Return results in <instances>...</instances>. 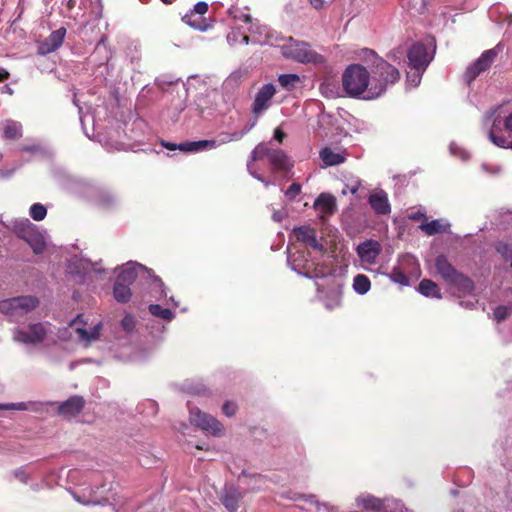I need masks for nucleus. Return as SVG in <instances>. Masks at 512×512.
Listing matches in <instances>:
<instances>
[{
	"instance_id": "473e14b6",
	"label": "nucleus",
	"mask_w": 512,
	"mask_h": 512,
	"mask_svg": "<svg viewBox=\"0 0 512 512\" xmlns=\"http://www.w3.org/2000/svg\"><path fill=\"white\" fill-rule=\"evenodd\" d=\"M113 296L117 302L126 303L130 300L132 292L129 285L116 280L113 287Z\"/></svg>"
},
{
	"instance_id": "603ef678",
	"label": "nucleus",
	"mask_w": 512,
	"mask_h": 512,
	"mask_svg": "<svg viewBox=\"0 0 512 512\" xmlns=\"http://www.w3.org/2000/svg\"><path fill=\"white\" fill-rule=\"evenodd\" d=\"M302 187L299 183H292L284 194L289 201H294L296 197L301 193Z\"/></svg>"
},
{
	"instance_id": "c85d7f7f",
	"label": "nucleus",
	"mask_w": 512,
	"mask_h": 512,
	"mask_svg": "<svg viewBox=\"0 0 512 512\" xmlns=\"http://www.w3.org/2000/svg\"><path fill=\"white\" fill-rule=\"evenodd\" d=\"M454 289H456L460 294L468 295L472 293L474 289L473 282L463 274L459 273L457 277H455L450 283Z\"/></svg>"
},
{
	"instance_id": "f257e3e1",
	"label": "nucleus",
	"mask_w": 512,
	"mask_h": 512,
	"mask_svg": "<svg viewBox=\"0 0 512 512\" xmlns=\"http://www.w3.org/2000/svg\"><path fill=\"white\" fill-rule=\"evenodd\" d=\"M362 57L372 64V78L368 90V100L380 97L389 86L400 79L399 70L383 58L376 55L373 50L364 49Z\"/></svg>"
},
{
	"instance_id": "69168bd1",
	"label": "nucleus",
	"mask_w": 512,
	"mask_h": 512,
	"mask_svg": "<svg viewBox=\"0 0 512 512\" xmlns=\"http://www.w3.org/2000/svg\"><path fill=\"white\" fill-rule=\"evenodd\" d=\"M394 509L392 512H409V510L398 500L393 501Z\"/></svg>"
},
{
	"instance_id": "864d4df0",
	"label": "nucleus",
	"mask_w": 512,
	"mask_h": 512,
	"mask_svg": "<svg viewBox=\"0 0 512 512\" xmlns=\"http://www.w3.org/2000/svg\"><path fill=\"white\" fill-rule=\"evenodd\" d=\"M253 162L254 161H251V159H249L247 162V169H248L249 174L253 178H255L258 181H260L261 183H263L265 187H269L270 185L274 184L271 180L265 179L262 175L258 174L256 171L253 170V167H252Z\"/></svg>"
},
{
	"instance_id": "c756f323",
	"label": "nucleus",
	"mask_w": 512,
	"mask_h": 512,
	"mask_svg": "<svg viewBox=\"0 0 512 512\" xmlns=\"http://www.w3.org/2000/svg\"><path fill=\"white\" fill-rule=\"evenodd\" d=\"M100 328L101 324L98 323L91 327L89 330L77 326L75 327V331L81 342H84L85 344H90L92 341L96 340L99 337Z\"/></svg>"
},
{
	"instance_id": "2f4dec72",
	"label": "nucleus",
	"mask_w": 512,
	"mask_h": 512,
	"mask_svg": "<svg viewBox=\"0 0 512 512\" xmlns=\"http://www.w3.org/2000/svg\"><path fill=\"white\" fill-rule=\"evenodd\" d=\"M418 291L425 297L440 298L438 285L430 279H423L419 283Z\"/></svg>"
},
{
	"instance_id": "6e6d98bb",
	"label": "nucleus",
	"mask_w": 512,
	"mask_h": 512,
	"mask_svg": "<svg viewBox=\"0 0 512 512\" xmlns=\"http://www.w3.org/2000/svg\"><path fill=\"white\" fill-rule=\"evenodd\" d=\"M423 72L424 71L415 70V72L407 73L408 84L412 85L413 87H417L421 82Z\"/></svg>"
},
{
	"instance_id": "09e8293b",
	"label": "nucleus",
	"mask_w": 512,
	"mask_h": 512,
	"mask_svg": "<svg viewBox=\"0 0 512 512\" xmlns=\"http://www.w3.org/2000/svg\"><path fill=\"white\" fill-rule=\"evenodd\" d=\"M35 403L33 402H17V403H8L3 405V410H18V411H26L33 410Z\"/></svg>"
},
{
	"instance_id": "20e7f679",
	"label": "nucleus",
	"mask_w": 512,
	"mask_h": 512,
	"mask_svg": "<svg viewBox=\"0 0 512 512\" xmlns=\"http://www.w3.org/2000/svg\"><path fill=\"white\" fill-rule=\"evenodd\" d=\"M39 305V299L33 295H22L0 301V313L12 322H18Z\"/></svg>"
},
{
	"instance_id": "dca6fc26",
	"label": "nucleus",
	"mask_w": 512,
	"mask_h": 512,
	"mask_svg": "<svg viewBox=\"0 0 512 512\" xmlns=\"http://www.w3.org/2000/svg\"><path fill=\"white\" fill-rule=\"evenodd\" d=\"M317 211L322 225H326L329 216L337 211L336 198L329 193H321L313 204Z\"/></svg>"
},
{
	"instance_id": "8fccbe9b",
	"label": "nucleus",
	"mask_w": 512,
	"mask_h": 512,
	"mask_svg": "<svg viewBox=\"0 0 512 512\" xmlns=\"http://www.w3.org/2000/svg\"><path fill=\"white\" fill-rule=\"evenodd\" d=\"M449 151H450L451 155H453L455 157H459L463 161L468 160L470 157L469 153L463 147L459 146L455 142L450 143Z\"/></svg>"
},
{
	"instance_id": "9d476101",
	"label": "nucleus",
	"mask_w": 512,
	"mask_h": 512,
	"mask_svg": "<svg viewBox=\"0 0 512 512\" xmlns=\"http://www.w3.org/2000/svg\"><path fill=\"white\" fill-rule=\"evenodd\" d=\"M189 420L192 425L201 429L206 434L214 437H221L224 435L223 425L215 417L201 411L197 407L189 409Z\"/></svg>"
},
{
	"instance_id": "f704fd0d",
	"label": "nucleus",
	"mask_w": 512,
	"mask_h": 512,
	"mask_svg": "<svg viewBox=\"0 0 512 512\" xmlns=\"http://www.w3.org/2000/svg\"><path fill=\"white\" fill-rule=\"evenodd\" d=\"M495 250L512 267V239H501L496 242Z\"/></svg>"
},
{
	"instance_id": "e2e57ef3",
	"label": "nucleus",
	"mask_w": 512,
	"mask_h": 512,
	"mask_svg": "<svg viewBox=\"0 0 512 512\" xmlns=\"http://www.w3.org/2000/svg\"><path fill=\"white\" fill-rule=\"evenodd\" d=\"M240 79V74L238 73H233L231 74L224 82V85L226 87L230 86V85H233V84H237L238 81Z\"/></svg>"
},
{
	"instance_id": "de8ad7c7",
	"label": "nucleus",
	"mask_w": 512,
	"mask_h": 512,
	"mask_svg": "<svg viewBox=\"0 0 512 512\" xmlns=\"http://www.w3.org/2000/svg\"><path fill=\"white\" fill-rule=\"evenodd\" d=\"M390 278L393 282L398 283L400 285L406 286L409 285V279L406 274L398 267L392 269L390 273Z\"/></svg>"
},
{
	"instance_id": "bb28decb",
	"label": "nucleus",
	"mask_w": 512,
	"mask_h": 512,
	"mask_svg": "<svg viewBox=\"0 0 512 512\" xmlns=\"http://www.w3.org/2000/svg\"><path fill=\"white\" fill-rule=\"evenodd\" d=\"M65 35L66 29L63 27L53 31L42 45L43 52L50 53L57 50L62 45Z\"/></svg>"
},
{
	"instance_id": "423d86ee",
	"label": "nucleus",
	"mask_w": 512,
	"mask_h": 512,
	"mask_svg": "<svg viewBox=\"0 0 512 512\" xmlns=\"http://www.w3.org/2000/svg\"><path fill=\"white\" fill-rule=\"evenodd\" d=\"M264 157L268 158L269 163L275 171L287 173L293 167V163L290 161L285 151L271 148L267 143L258 144L251 152L249 159H251V161H257Z\"/></svg>"
},
{
	"instance_id": "4be33fe9",
	"label": "nucleus",
	"mask_w": 512,
	"mask_h": 512,
	"mask_svg": "<svg viewBox=\"0 0 512 512\" xmlns=\"http://www.w3.org/2000/svg\"><path fill=\"white\" fill-rule=\"evenodd\" d=\"M241 499V492L233 485H226L220 496L222 504L229 512H237Z\"/></svg>"
},
{
	"instance_id": "f3484780",
	"label": "nucleus",
	"mask_w": 512,
	"mask_h": 512,
	"mask_svg": "<svg viewBox=\"0 0 512 512\" xmlns=\"http://www.w3.org/2000/svg\"><path fill=\"white\" fill-rule=\"evenodd\" d=\"M496 58L494 49H490L481 54V56L471 64L465 73L468 82L473 81L481 72L488 69Z\"/></svg>"
},
{
	"instance_id": "5701e85b",
	"label": "nucleus",
	"mask_w": 512,
	"mask_h": 512,
	"mask_svg": "<svg viewBox=\"0 0 512 512\" xmlns=\"http://www.w3.org/2000/svg\"><path fill=\"white\" fill-rule=\"evenodd\" d=\"M73 498L83 505H104L108 502L106 497L98 496L93 488H83L72 492Z\"/></svg>"
},
{
	"instance_id": "49530a36",
	"label": "nucleus",
	"mask_w": 512,
	"mask_h": 512,
	"mask_svg": "<svg viewBox=\"0 0 512 512\" xmlns=\"http://www.w3.org/2000/svg\"><path fill=\"white\" fill-rule=\"evenodd\" d=\"M29 215L35 221L43 220L47 215V209L41 203H34L29 209Z\"/></svg>"
},
{
	"instance_id": "f03ea898",
	"label": "nucleus",
	"mask_w": 512,
	"mask_h": 512,
	"mask_svg": "<svg viewBox=\"0 0 512 512\" xmlns=\"http://www.w3.org/2000/svg\"><path fill=\"white\" fill-rule=\"evenodd\" d=\"M370 84V73L360 64H351L343 72V90L350 97L356 98L366 92L364 99H368Z\"/></svg>"
},
{
	"instance_id": "2eb2a0df",
	"label": "nucleus",
	"mask_w": 512,
	"mask_h": 512,
	"mask_svg": "<svg viewBox=\"0 0 512 512\" xmlns=\"http://www.w3.org/2000/svg\"><path fill=\"white\" fill-rule=\"evenodd\" d=\"M276 94V88L273 84L267 83L263 85L255 95L252 105V113L258 117L266 111L271 104V100Z\"/></svg>"
},
{
	"instance_id": "58836bf2",
	"label": "nucleus",
	"mask_w": 512,
	"mask_h": 512,
	"mask_svg": "<svg viewBox=\"0 0 512 512\" xmlns=\"http://www.w3.org/2000/svg\"><path fill=\"white\" fill-rule=\"evenodd\" d=\"M148 310L153 316L160 318L166 322L172 321L175 317L174 312H172L168 308H163L158 304H150Z\"/></svg>"
},
{
	"instance_id": "4468645a",
	"label": "nucleus",
	"mask_w": 512,
	"mask_h": 512,
	"mask_svg": "<svg viewBox=\"0 0 512 512\" xmlns=\"http://www.w3.org/2000/svg\"><path fill=\"white\" fill-rule=\"evenodd\" d=\"M293 234L298 241L306 244L314 250L322 254L326 252V246L323 242V238H317V232L314 228L307 225L295 227L293 229Z\"/></svg>"
},
{
	"instance_id": "052dcab7",
	"label": "nucleus",
	"mask_w": 512,
	"mask_h": 512,
	"mask_svg": "<svg viewBox=\"0 0 512 512\" xmlns=\"http://www.w3.org/2000/svg\"><path fill=\"white\" fill-rule=\"evenodd\" d=\"M481 169H482V171H484L485 173H487V174H492V175H494V174H498V173L501 171L500 166H497V165L492 166V165H490V164H488V163H483V164L481 165Z\"/></svg>"
},
{
	"instance_id": "3c124183",
	"label": "nucleus",
	"mask_w": 512,
	"mask_h": 512,
	"mask_svg": "<svg viewBox=\"0 0 512 512\" xmlns=\"http://www.w3.org/2000/svg\"><path fill=\"white\" fill-rule=\"evenodd\" d=\"M121 327L127 333L133 332L136 327V318L131 314H126L121 320Z\"/></svg>"
},
{
	"instance_id": "37998d69",
	"label": "nucleus",
	"mask_w": 512,
	"mask_h": 512,
	"mask_svg": "<svg viewBox=\"0 0 512 512\" xmlns=\"http://www.w3.org/2000/svg\"><path fill=\"white\" fill-rule=\"evenodd\" d=\"M279 84L286 90H293L300 82V77L297 74H282L278 78Z\"/></svg>"
},
{
	"instance_id": "a878e982",
	"label": "nucleus",
	"mask_w": 512,
	"mask_h": 512,
	"mask_svg": "<svg viewBox=\"0 0 512 512\" xmlns=\"http://www.w3.org/2000/svg\"><path fill=\"white\" fill-rule=\"evenodd\" d=\"M435 268L448 284L459 274V272L451 265V263L443 255H440L436 258Z\"/></svg>"
},
{
	"instance_id": "774afa93",
	"label": "nucleus",
	"mask_w": 512,
	"mask_h": 512,
	"mask_svg": "<svg viewBox=\"0 0 512 512\" xmlns=\"http://www.w3.org/2000/svg\"><path fill=\"white\" fill-rule=\"evenodd\" d=\"M285 137V133L278 127L274 130V139L278 142H282Z\"/></svg>"
},
{
	"instance_id": "7ed1b4c3",
	"label": "nucleus",
	"mask_w": 512,
	"mask_h": 512,
	"mask_svg": "<svg viewBox=\"0 0 512 512\" xmlns=\"http://www.w3.org/2000/svg\"><path fill=\"white\" fill-rule=\"evenodd\" d=\"M281 53L286 59L302 64L321 65L325 62V58L312 50L307 42L292 37H289L288 41L281 46Z\"/></svg>"
},
{
	"instance_id": "c03bdc74",
	"label": "nucleus",
	"mask_w": 512,
	"mask_h": 512,
	"mask_svg": "<svg viewBox=\"0 0 512 512\" xmlns=\"http://www.w3.org/2000/svg\"><path fill=\"white\" fill-rule=\"evenodd\" d=\"M321 93L328 98H335L340 95V89L337 86V83L326 80L320 85Z\"/></svg>"
},
{
	"instance_id": "aec40b11",
	"label": "nucleus",
	"mask_w": 512,
	"mask_h": 512,
	"mask_svg": "<svg viewBox=\"0 0 512 512\" xmlns=\"http://www.w3.org/2000/svg\"><path fill=\"white\" fill-rule=\"evenodd\" d=\"M368 203L377 215H388L391 212L388 194L382 189L373 190L369 195Z\"/></svg>"
},
{
	"instance_id": "680f3d73",
	"label": "nucleus",
	"mask_w": 512,
	"mask_h": 512,
	"mask_svg": "<svg viewBox=\"0 0 512 512\" xmlns=\"http://www.w3.org/2000/svg\"><path fill=\"white\" fill-rule=\"evenodd\" d=\"M14 476L22 483H27L29 479V474L22 468L15 470Z\"/></svg>"
},
{
	"instance_id": "393cba45",
	"label": "nucleus",
	"mask_w": 512,
	"mask_h": 512,
	"mask_svg": "<svg viewBox=\"0 0 512 512\" xmlns=\"http://www.w3.org/2000/svg\"><path fill=\"white\" fill-rule=\"evenodd\" d=\"M358 506L363 507L367 510L380 511L382 508L390 507L392 510L394 509L393 501L390 503H385L383 500L376 498L371 495H361L356 499ZM389 502V500H387Z\"/></svg>"
},
{
	"instance_id": "a211bd4d",
	"label": "nucleus",
	"mask_w": 512,
	"mask_h": 512,
	"mask_svg": "<svg viewBox=\"0 0 512 512\" xmlns=\"http://www.w3.org/2000/svg\"><path fill=\"white\" fill-rule=\"evenodd\" d=\"M248 30L253 35L252 43L254 44L275 45L278 40V35L265 25H260L252 21Z\"/></svg>"
},
{
	"instance_id": "72a5a7b5",
	"label": "nucleus",
	"mask_w": 512,
	"mask_h": 512,
	"mask_svg": "<svg viewBox=\"0 0 512 512\" xmlns=\"http://www.w3.org/2000/svg\"><path fill=\"white\" fill-rule=\"evenodd\" d=\"M448 222H443L442 220L436 219L427 223H422L420 228L427 235H435L437 233L445 232L449 227Z\"/></svg>"
},
{
	"instance_id": "6ab92c4d",
	"label": "nucleus",
	"mask_w": 512,
	"mask_h": 512,
	"mask_svg": "<svg viewBox=\"0 0 512 512\" xmlns=\"http://www.w3.org/2000/svg\"><path fill=\"white\" fill-rule=\"evenodd\" d=\"M356 252L362 263L372 265L381 253V245L375 240H366L357 246Z\"/></svg>"
},
{
	"instance_id": "a18cd8bd",
	"label": "nucleus",
	"mask_w": 512,
	"mask_h": 512,
	"mask_svg": "<svg viewBox=\"0 0 512 512\" xmlns=\"http://www.w3.org/2000/svg\"><path fill=\"white\" fill-rule=\"evenodd\" d=\"M228 14L235 20L246 24L252 23L253 19L246 9H240L237 7H231L228 10Z\"/></svg>"
},
{
	"instance_id": "e433bc0d",
	"label": "nucleus",
	"mask_w": 512,
	"mask_h": 512,
	"mask_svg": "<svg viewBox=\"0 0 512 512\" xmlns=\"http://www.w3.org/2000/svg\"><path fill=\"white\" fill-rule=\"evenodd\" d=\"M93 201L102 208H109L117 202V199L111 192L101 190L95 194Z\"/></svg>"
},
{
	"instance_id": "79ce46f5",
	"label": "nucleus",
	"mask_w": 512,
	"mask_h": 512,
	"mask_svg": "<svg viewBox=\"0 0 512 512\" xmlns=\"http://www.w3.org/2000/svg\"><path fill=\"white\" fill-rule=\"evenodd\" d=\"M144 285L147 286L148 293L152 298L156 301H163L167 298V291L164 283L162 282V287L159 288L156 285L152 284L151 281H145Z\"/></svg>"
},
{
	"instance_id": "9b49d317",
	"label": "nucleus",
	"mask_w": 512,
	"mask_h": 512,
	"mask_svg": "<svg viewBox=\"0 0 512 512\" xmlns=\"http://www.w3.org/2000/svg\"><path fill=\"white\" fill-rule=\"evenodd\" d=\"M48 323H35L20 328L14 332V340L24 344L36 345L41 343L49 332Z\"/></svg>"
},
{
	"instance_id": "7c9ffc66",
	"label": "nucleus",
	"mask_w": 512,
	"mask_h": 512,
	"mask_svg": "<svg viewBox=\"0 0 512 512\" xmlns=\"http://www.w3.org/2000/svg\"><path fill=\"white\" fill-rule=\"evenodd\" d=\"M3 137L6 139H17L21 137L22 125L13 120H6L2 124Z\"/></svg>"
},
{
	"instance_id": "412c9836",
	"label": "nucleus",
	"mask_w": 512,
	"mask_h": 512,
	"mask_svg": "<svg viewBox=\"0 0 512 512\" xmlns=\"http://www.w3.org/2000/svg\"><path fill=\"white\" fill-rule=\"evenodd\" d=\"M67 271L69 274L79 276L80 278H83L91 271L100 272L90 260L78 256L69 259Z\"/></svg>"
},
{
	"instance_id": "338daca9",
	"label": "nucleus",
	"mask_w": 512,
	"mask_h": 512,
	"mask_svg": "<svg viewBox=\"0 0 512 512\" xmlns=\"http://www.w3.org/2000/svg\"><path fill=\"white\" fill-rule=\"evenodd\" d=\"M504 127L509 133L512 134V114L505 117Z\"/></svg>"
},
{
	"instance_id": "bf43d9fd",
	"label": "nucleus",
	"mask_w": 512,
	"mask_h": 512,
	"mask_svg": "<svg viewBox=\"0 0 512 512\" xmlns=\"http://www.w3.org/2000/svg\"><path fill=\"white\" fill-rule=\"evenodd\" d=\"M222 410L226 416L231 417V416L235 415L237 406L233 402H226V403H224Z\"/></svg>"
},
{
	"instance_id": "1a4fd4ad",
	"label": "nucleus",
	"mask_w": 512,
	"mask_h": 512,
	"mask_svg": "<svg viewBox=\"0 0 512 512\" xmlns=\"http://www.w3.org/2000/svg\"><path fill=\"white\" fill-rule=\"evenodd\" d=\"M288 263L292 270L310 279H322L331 276V272L305 258L304 252L297 251L288 255Z\"/></svg>"
},
{
	"instance_id": "ddd939ff",
	"label": "nucleus",
	"mask_w": 512,
	"mask_h": 512,
	"mask_svg": "<svg viewBox=\"0 0 512 512\" xmlns=\"http://www.w3.org/2000/svg\"><path fill=\"white\" fill-rule=\"evenodd\" d=\"M499 107L488 111L484 117V124L487 125L492 122L491 128L488 132L489 140L497 147L512 149V141L503 135H498L497 132L500 130V113Z\"/></svg>"
},
{
	"instance_id": "0e129e2a",
	"label": "nucleus",
	"mask_w": 512,
	"mask_h": 512,
	"mask_svg": "<svg viewBox=\"0 0 512 512\" xmlns=\"http://www.w3.org/2000/svg\"><path fill=\"white\" fill-rule=\"evenodd\" d=\"M404 264L418 266L416 258L410 255H406L402 258V265Z\"/></svg>"
},
{
	"instance_id": "13d9d810",
	"label": "nucleus",
	"mask_w": 512,
	"mask_h": 512,
	"mask_svg": "<svg viewBox=\"0 0 512 512\" xmlns=\"http://www.w3.org/2000/svg\"><path fill=\"white\" fill-rule=\"evenodd\" d=\"M207 11H208V4L204 1H200L194 5V9L192 12H194L195 16L198 15V16L203 17V15Z\"/></svg>"
},
{
	"instance_id": "b1692460",
	"label": "nucleus",
	"mask_w": 512,
	"mask_h": 512,
	"mask_svg": "<svg viewBox=\"0 0 512 512\" xmlns=\"http://www.w3.org/2000/svg\"><path fill=\"white\" fill-rule=\"evenodd\" d=\"M85 404L84 399L81 396H72L59 406V414L71 418L81 412Z\"/></svg>"
},
{
	"instance_id": "a19ab883",
	"label": "nucleus",
	"mask_w": 512,
	"mask_h": 512,
	"mask_svg": "<svg viewBox=\"0 0 512 512\" xmlns=\"http://www.w3.org/2000/svg\"><path fill=\"white\" fill-rule=\"evenodd\" d=\"M182 20L190 27L205 31L207 26L204 24V18L194 14V12L187 13L183 16Z\"/></svg>"
},
{
	"instance_id": "4c0bfd02",
	"label": "nucleus",
	"mask_w": 512,
	"mask_h": 512,
	"mask_svg": "<svg viewBox=\"0 0 512 512\" xmlns=\"http://www.w3.org/2000/svg\"><path fill=\"white\" fill-rule=\"evenodd\" d=\"M371 288L369 278L364 274H358L353 279V289L359 295L366 294Z\"/></svg>"
},
{
	"instance_id": "0eeeda50",
	"label": "nucleus",
	"mask_w": 512,
	"mask_h": 512,
	"mask_svg": "<svg viewBox=\"0 0 512 512\" xmlns=\"http://www.w3.org/2000/svg\"><path fill=\"white\" fill-rule=\"evenodd\" d=\"M136 280L142 285H144L145 281H151V283L157 287H162L161 279L156 276L151 269L137 262H127L121 267L117 281L130 285Z\"/></svg>"
},
{
	"instance_id": "cd10ccee",
	"label": "nucleus",
	"mask_w": 512,
	"mask_h": 512,
	"mask_svg": "<svg viewBox=\"0 0 512 512\" xmlns=\"http://www.w3.org/2000/svg\"><path fill=\"white\" fill-rule=\"evenodd\" d=\"M324 166H336L346 160V155L340 152H334L331 148L325 147L319 153Z\"/></svg>"
},
{
	"instance_id": "6e6552de",
	"label": "nucleus",
	"mask_w": 512,
	"mask_h": 512,
	"mask_svg": "<svg viewBox=\"0 0 512 512\" xmlns=\"http://www.w3.org/2000/svg\"><path fill=\"white\" fill-rule=\"evenodd\" d=\"M256 124V121L252 122L249 127L240 132H233L231 134H224L220 136L218 139H206L199 141H187L179 144V150L183 152H199L205 150L215 149L223 144H226L231 141L240 140L251 128H253Z\"/></svg>"
},
{
	"instance_id": "f8f14e48",
	"label": "nucleus",
	"mask_w": 512,
	"mask_h": 512,
	"mask_svg": "<svg viewBox=\"0 0 512 512\" xmlns=\"http://www.w3.org/2000/svg\"><path fill=\"white\" fill-rule=\"evenodd\" d=\"M409 66L417 71H425L434 57V48L429 51L421 42L413 44L407 51Z\"/></svg>"
},
{
	"instance_id": "39448f33",
	"label": "nucleus",
	"mask_w": 512,
	"mask_h": 512,
	"mask_svg": "<svg viewBox=\"0 0 512 512\" xmlns=\"http://www.w3.org/2000/svg\"><path fill=\"white\" fill-rule=\"evenodd\" d=\"M7 227L12 228L14 233L25 240L35 254H41L46 248L44 235L27 218L13 220Z\"/></svg>"
},
{
	"instance_id": "c9c22d12",
	"label": "nucleus",
	"mask_w": 512,
	"mask_h": 512,
	"mask_svg": "<svg viewBox=\"0 0 512 512\" xmlns=\"http://www.w3.org/2000/svg\"><path fill=\"white\" fill-rule=\"evenodd\" d=\"M342 289L340 285H336L324 299V305L327 309H334L341 305Z\"/></svg>"
},
{
	"instance_id": "4d7b16f0",
	"label": "nucleus",
	"mask_w": 512,
	"mask_h": 512,
	"mask_svg": "<svg viewBox=\"0 0 512 512\" xmlns=\"http://www.w3.org/2000/svg\"><path fill=\"white\" fill-rule=\"evenodd\" d=\"M250 479L251 481L253 480L255 482L251 486V490L253 491L262 489L264 487V484L266 483V479L262 475H254Z\"/></svg>"
},
{
	"instance_id": "ea45409f",
	"label": "nucleus",
	"mask_w": 512,
	"mask_h": 512,
	"mask_svg": "<svg viewBox=\"0 0 512 512\" xmlns=\"http://www.w3.org/2000/svg\"><path fill=\"white\" fill-rule=\"evenodd\" d=\"M227 43L234 46L238 43L249 44L250 38L242 33L239 28L232 29L226 36Z\"/></svg>"
},
{
	"instance_id": "5fc2aeb1",
	"label": "nucleus",
	"mask_w": 512,
	"mask_h": 512,
	"mask_svg": "<svg viewBox=\"0 0 512 512\" xmlns=\"http://www.w3.org/2000/svg\"><path fill=\"white\" fill-rule=\"evenodd\" d=\"M510 308L507 307V306H498L495 310H494V318L497 322H501L503 320H505L509 313H510Z\"/></svg>"
}]
</instances>
